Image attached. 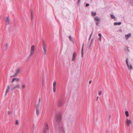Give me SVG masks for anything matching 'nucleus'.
<instances>
[{"label": "nucleus", "mask_w": 133, "mask_h": 133, "mask_svg": "<svg viewBox=\"0 0 133 133\" xmlns=\"http://www.w3.org/2000/svg\"><path fill=\"white\" fill-rule=\"evenodd\" d=\"M57 124L58 123H56L55 124V126L56 128V132H58L59 133H61V130H62L64 132H65L64 129V128L63 127V126L61 125L59 127V128H58L57 127Z\"/></svg>", "instance_id": "nucleus-1"}, {"label": "nucleus", "mask_w": 133, "mask_h": 133, "mask_svg": "<svg viewBox=\"0 0 133 133\" xmlns=\"http://www.w3.org/2000/svg\"><path fill=\"white\" fill-rule=\"evenodd\" d=\"M42 47L43 48L42 52L43 54L45 55L46 54L47 46L44 40L43 41Z\"/></svg>", "instance_id": "nucleus-2"}, {"label": "nucleus", "mask_w": 133, "mask_h": 133, "mask_svg": "<svg viewBox=\"0 0 133 133\" xmlns=\"http://www.w3.org/2000/svg\"><path fill=\"white\" fill-rule=\"evenodd\" d=\"M35 50V46L34 45L32 46L30 50V54L29 56L27 58V60L28 61L31 58V56L33 55L34 52Z\"/></svg>", "instance_id": "nucleus-3"}, {"label": "nucleus", "mask_w": 133, "mask_h": 133, "mask_svg": "<svg viewBox=\"0 0 133 133\" xmlns=\"http://www.w3.org/2000/svg\"><path fill=\"white\" fill-rule=\"evenodd\" d=\"M62 118L61 115L60 114H58L56 115V121L57 122H61Z\"/></svg>", "instance_id": "nucleus-4"}, {"label": "nucleus", "mask_w": 133, "mask_h": 133, "mask_svg": "<svg viewBox=\"0 0 133 133\" xmlns=\"http://www.w3.org/2000/svg\"><path fill=\"white\" fill-rule=\"evenodd\" d=\"M21 71V69L19 68L16 71V72L15 74L11 76L10 77H15L17 76L19 74Z\"/></svg>", "instance_id": "nucleus-5"}, {"label": "nucleus", "mask_w": 133, "mask_h": 133, "mask_svg": "<svg viewBox=\"0 0 133 133\" xmlns=\"http://www.w3.org/2000/svg\"><path fill=\"white\" fill-rule=\"evenodd\" d=\"M95 21H96V24L97 25H98L101 19L100 18L98 17L97 16L95 17L94 18Z\"/></svg>", "instance_id": "nucleus-6"}, {"label": "nucleus", "mask_w": 133, "mask_h": 133, "mask_svg": "<svg viewBox=\"0 0 133 133\" xmlns=\"http://www.w3.org/2000/svg\"><path fill=\"white\" fill-rule=\"evenodd\" d=\"M128 59L127 58L126 59V64H127V66L128 67L129 70H131L133 68L131 65H129V63H128Z\"/></svg>", "instance_id": "nucleus-7"}, {"label": "nucleus", "mask_w": 133, "mask_h": 133, "mask_svg": "<svg viewBox=\"0 0 133 133\" xmlns=\"http://www.w3.org/2000/svg\"><path fill=\"white\" fill-rule=\"evenodd\" d=\"M20 88V85L19 83L17 84L13 88H12L11 90H13L14 89H19Z\"/></svg>", "instance_id": "nucleus-8"}, {"label": "nucleus", "mask_w": 133, "mask_h": 133, "mask_svg": "<svg viewBox=\"0 0 133 133\" xmlns=\"http://www.w3.org/2000/svg\"><path fill=\"white\" fill-rule=\"evenodd\" d=\"M49 129V127L48 124H46L45 126L44 133H47V131Z\"/></svg>", "instance_id": "nucleus-9"}, {"label": "nucleus", "mask_w": 133, "mask_h": 133, "mask_svg": "<svg viewBox=\"0 0 133 133\" xmlns=\"http://www.w3.org/2000/svg\"><path fill=\"white\" fill-rule=\"evenodd\" d=\"M76 53L75 52H74L72 55V61H74L76 59Z\"/></svg>", "instance_id": "nucleus-10"}, {"label": "nucleus", "mask_w": 133, "mask_h": 133, "mask_svg": "<svg viewBox=\"0 0 133 133\" xmlns=\"http://www.w3.org/2000/svg\"><path fill=\"white\" fill-rule=\"evenodd\" d=\"M39 105L36 107V115L37 116L38 115H39V110L38 109V108H39Z\"/></svg>", "instance_id": "nucleus-11"}, {"label": "nucleus", "mask_w": 133, "mask_h": 133, "mask_svg": "<svg viewBox=\"0 0 133 133\" xmlns=\"http://www.w3.org/2000/svg\"><path fill=\"white\" fill-rule=\"evenodd\" d=\"M10 89V86L9 85H8L7 86V89L6 90V92H5V96H6L7 93L9 91Z\"/></svg>", "instance_id": "nucleus-12"}, {"label": "nucleus", "mask_w": 133, "mask_h": 133, "mask_svg": "<svg viewBox=\"0 0 133 133\" xmlns=\"http://www.w3.org/2000/svg\"><path fill=\"white\" fill-rule=\"evenodd\" d=\"M56 85V83L55 81H54V82L53 84V91L54 92H55L56 91V88L55 87Z\"/></svg>", "instance_id": "nucleus-13"}, {"label": "nucleus", "mask_w": 133, "mask_h": 133, "mask_svg": "<svg viewBox=\"0 0 133 133\" xmlns=\"http://www.w3.org/2000/svg\"><path fill=\"white\" fill-rule=\"evenodd\" d=\"M63 102L60 99H59V102L58 104V105L59 107H61L63 105Z\"/></svg>", "instance_id": "nucleus-14"}, {"label": "nucleus", "mask_w": 133, "mask_h": 133, "mask_svg": "<svg viewBox=\"0 0 133 133\" xmlns=\"http://www.w3.org/2000/svg\"><path fill=\"white\" fill-rule=\"evenodd\" d=\"M126 123L128 126H130V124H132V122L130 120L127 119L126 120Z\"/></svg>", "instance_id": "nucleus-15"}, {"label": "nucleus", "mask_w": 133, "mask_h": 133, "mask_svg": "<svg viewBox=\"0 0 133 133\" xmlns=\"http://www.w3.org/2000/svg\"><path fill=\"white\" fill-rule=\"evenodd\" d=\"M5 23L6 24H9V19L8 17H6L5 19Z\"/></svg>", "instance_id": "nucleus-16"}, {"label": "nucleus", "mask_w": 133, "mask_h": 133, "mask_svg": "<svg viewBox=\"0 0 133 133\" xmlns=\"http://www.w3.org/2000/svg\"><path fill=\"white\" fill-rule=\"evenodd\" d=\"M84 43L83 45L82 48L81 50V56L82 57L83 56V49H84Z\"/></svg>", "instance_id": "nucleus-17"}, {"label": "nucleus", "mask_w": 133, "mask_h": 133, "mask_svg": "<svg viewBox=\"0 0 133 133\" xmlns=\"http://www.w3.org/2000/svg\"><path fill=\"white\" fill-rule=\"evenodd\" d=\"M131 36V34L130 33H129L127 35H125V37L127 39H128V38Z\"/></svg>", "instance_id": "nucleus-18"}, {"label": "nucleus", "mask_w": 133, "mask_h": 133, "mask_svg": "<svg viewBox=\"0 0 133 133\" xmlns=\"http://www.w3.org/2000/svg\"><path fill=\"white\" fill-rule=\"evenodd\" d=\"M4 46L5 50L7 49L8 48L9 45L7 43H6L4 45Z\"/></svg>", "instance_id": "nucleus-19"}, {"label": "nucleus", "mask_w": 133, "mask_h": 133, "mask_svg": "<svg viewBox=\"0 0 133 133\" xmlns=\"http://www.w3.org/2000/svg\"><path fill=\"white\" fill-rule=\"evenodd\" d=\"M121 22H115L114 23V25H119L121 24Z\"/></svg>", "instance_id": "nucleus-20"}, {"label": "nucleus", "mask_w": 133, "mask_h": 133, "mask_svg": "<svg viewBox=\"0 0 133 133\" xmlns=\"http://www.w3.org/2000/svg\"><path fill=\"white\" fill-rule=\"evenodd\" d=\"M69 38L70 41H73V39L72 37H71V36L70 35L69 36Z\"/></svg>", "instance_id": "nucleus-21"}, {"label": "nucleus", "mask_w": 133, "mask_h": 133, "mask_svg": "<svg viewBox=\"0 0 133 133\" xmlns=\"http://www.w3.org/2000/svg\"><path fill=\"white\" fill-rule=\"evenodd\" d=\"M91 15L92 16H95L96 15V13L92 11L91 12Z\"/></svg>", "instance_id": "nucleus-22"}, {"label": "nucleus", "mask_w": 133, "mask_h": 133, "mask_svg": "<svg viewBox=\"0 0 133 133\" xmlns=\"http://www.w3.org/2000/svg\"><path fill=\"white\" fill-rule=\"evenodd\" d=\"M125 115H126V116L127 117H128L129 116L128 112L127 111H125Z\"/></svg>", "instance_id": "nucleus-23"}, {"label": "nucleus", "mask_w": 133, "mask_h": 133, "mask_svg": "<svg viewBox=\"0 0 133 133\" xmlns=\"http://www.w3.org/2000/svg\"><path fill=\"white\" fill-rule=\"evenodd\" d=\"M33 15L32 14V11L31 12V19H32L33 18Z\"/></svg>", "instance_id": "nucleus-24"}, {"label": "nucleus", "mask_w": 133, "mask_h": 133, "mask_svg": "<svg viewBox=\"0 0 133 133\" xmlns=\"http://www.w3.org/2000/svg\"><path fill=\"white\" fill-rule=\"evenodd\" d=\"M111 17L112 18H114V20H115V17L113 15H111Z\"/></svg>", "instance_id": "nucleus-25"}, {"label": "nucleus", "mask_w": 133, "mask_h": 133, "mask_svg": "<svg viewBox=\"0 0 133 133\" xmlns=\"http://www.w3.org/2000/svg\"><path fill=\"white\" fill-rule=\"evenodd\" d=\"M92 44V42L90 43L89 45V46L88 47L89 49H90V48Z\"/></svg>", "instance_id": "nucleus-26"}, {"label": "nucleus", "mask_w": 133, "mask_h": 133, "mask_svg": "<svg viewBox=\"0 0 133 133\" xmlns=\"http://www.w3.org/2000/svg\"><path fill=\"white\" fill-rule=\"evenodd\" d=\"M15 80H16L17 81H19L20 79L19 78H15Z\"/></svg>", "instance_id": "nucleus-27"}, {"label": "nucleus", "mask_w": 133, "mask_h": 133, "mask_svg": "<svg viewBox=\"0 0 133 133\" xmlns=\"http://www.w3.org/2000/svg\"><path fill=\"white\" fill-rule=\"evenodd\" d=\"M22 88L23 89H25V84H24L22 85Z\"/></svg>", "instance_id": "nucleus-28"}, {"label": "nucleus", "mask_w": 133, "mask_h": 133, "mask_svg": "<svg viewBox=\"0 0 133 133\" xmlns=\"http://www.w3.org/2000/svg\"><path fill=\"white\" fill-rule=\"evenodd\" d=\"M11 113V112L10 111H9L8 112V115H10Z\"/></svg>", "instance_id": "nucleus-29"}, {"label": "nucleus", "mask_w": 133, "mask_h": 133, "mask_svg": "<svg viewBox=\"0 0 133 133\" xmlns=\"http://www.w3.org/2000/svg\"><path fill=\"white\" fill-rule=\"evenodd\" d=\"M19 122L18 120H17L16 121V125H18V124Z\"/></svg>", "instance_id": "nucleus-30"}, {"label": "nucleus", "mask_w": 133, "mask_h": 133, "mask_svg": "<svg viewBox=\"0 0 133 133\" xmlns=\"http://www.w3.org/2000/svg\"><path fill=\"white\" fill-rule=\"evenodd\" d=\"M15 78H13L11 81V82L12 83L14 82V81H15Z\"/></svg>", "instance_id": "nucleus-31"}, {"label": "nucleus", "mask_w": 133, "mask_h": 133, "mask_svg": "<svg viewBox=\"0 0 133 133\" xmlns=\"http://www.w3.org/2000/svg\"><path fill=\"white\" fill-rule=\"evenodd\" d=\"M92 33H91V34L90 35V36H89V40L90 39V38H91V35H92Z\"/></svg>", "instance_id": "nucleus-32"}, {"label": "nucleus", "mask_w": 133, "mask_h": 133, "mask_svg": "<svg viewBox=\"0 0 133 133\" xmlns=\"http://www.w3.org/2000/svg\"><path fill=\"white\" fill-rule=\"evenodd\" d=\"M102 91H100L99 92V95H101V94L102 93Z\"/></svg>", "instance_id": "nucleus-33"}, {"label": "nucleus", "mask_w": 133, "mask_h": 133, "mask_svg": "<svg viewBox=\"0 0 133 133\" xmlns=\"http://www.w3.org/2000/svg\"><path fill=\"white\" fill-rule=\"evenodd\" d=\"M41 98H39V103H38V105H39V103H40V102L41 101Z\"/></svg>", "instance_id": "nucleus-34"}, {"label": "nucleus", "mask_w": 133, "mask_h": 133, "mask_svg": "<svg viewBox=\"0 0 133 133\" xmlns=\"http://www.w3.org/2000/svg\"><path fill=\"white\" fill-rule=\"evenodd\" d=\"M89 5V4L88 3H87L86 5V6L87 7Z\"/></svg>", "instance_id": "nucleus-35"}, {"label": "nucleus", "mask_w": 133, "mask_h": 133, "mask_svg": "<svg viewBox=\"0 0 133 133\" xmlns=\"http://www.w3.org/2000/svg\"><path fill=\"white\" fill-rule=\"evenodd\" d=\"M98 35L100 37H101V34L100 33H99Z\"/></svg>", "instance_id": "nucleus-36"}, {"label": "nucleus", "mask_w": 133, "mask_h": 133, "mask_svg": "<svg viewBox=\"0 0 133 133\" xmlns=\"http://www.w3.org/2000/svg\"><path fill=\"white\" fill-rule=\"evenodd\" d=\"M92 82V81L91 80H90L89 81V83L90 84H91V83Z\"/></svg>", "instance_id": "nucleus-37"}, {"label": "nucleus", "mask_w": 133, "mask_h": 133, "mask_svg": "<svg viewBox=\"0 0 133 133\" xmlns=\"http://www.w3.org/2000/svg\"><path fill=\"white\" fill-rule=\"evenodd\" d=\"M101 37H99V39L100 41H101Z\"/></svg>", "instance_id": "nucleus-38"}, {"label": "nucleus", "mask_w": 133, "mask_h": 133, "mask_svg": "<svg viewBox=\"0 0 133 133\" xmlns=\"http://www.w3.org/2000/svg\"><path fill=\"white\" fill-rule=\"evenodd\" d=\"M98 96H97V98H96V100H97H97H98Z\"/></svg>", "instance_id": "nucleus-39"}, {"label": "nucleus", "mask_w": 133, "mask_h": 133, "mask_svg": "<svg viewBox=\"0 0 133 133\" xmlns=\"http://www.w3.org/2000/svg\"><path fill=\"white\" fill-rule=\"evenodd\" d=\"M92 42H93V39H92L91 40V42H92Z\"/></svg>", "instance_id": "nucleus-40"}, {"label": "nucleus", "mask_w": 133, "mask_h": 133, "mask_svg": "<svg viewBox=\"0 0 133 133\" xmlns=\"http://www.w3.org/2000/svg\"><path fill=\"white\" fill-rule=\"evenodd\" d=\"M80 0H78V3H79L80 2Z\"/></svg>", "instance_id": "nucleus-41"}, {"label": "nucleus", "mask_w": 133, "mask_h": 133, "mask_svg": "<svg viewBox=\"0 0 133 133\" xmlns=\"http://www.w3.org/2000/svg\"><path fill=\"white\" fill-rule=\"evenodd\" d=\"M72 41V42L73 43V44H74V41Z\"/></svg>", "instance_id": "nucleus-42"}, {"label": "nucleus", "mask_w": 133, "mask_h": 133, "mask_svg": "<svg viewBox=\"0 0 133 133\" xmlns=\"http://www.w3.org/2000/svg\"><path fill=\"white\" fill-rule=\"evenodd\" d=\"M110 117H111V116H110V115L109 116V117H110Z\"/></svg>", "instance_id": "nucleus-43"}]
</instances>
